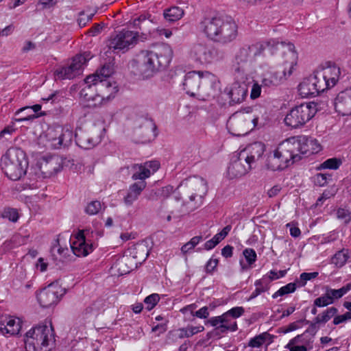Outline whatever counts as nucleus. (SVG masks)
Returning a JSON list of instances; mask_svg holds the SVG:
<instances>
[{"label":"nucleus","instance_id":"f257e3e1","mask_svg":"<svg viewBox=\"0 0 351 351\" xmlns=\"http://www.w3.org/2000/svg\"><path fill=\"white\" fill-rule=\"evenodd\" d=\"M322 146L315 138L295 136L278 143L269 153L267 167L272 171H281L300 161L303 156L317 154Z\"/></svg>","mask_w":351,"mask_h":351},{"label":"nucleus","instance_id":"f03ea898","mask_svg":"<svg viewBox=\"0 0 351 351\" xmlns=\"http://www.w3.org/2000/svg\"><path fill=\"white\" fill-rule=\"evenodd\" d=\"M283 53L284 61L282 73L274 71L268 64L260 65L254 71V78L257 79L264 88H274L282 84L295 70L298 56L295 46L291 43L279 42V47Z\"/></svg>","mask_w":351,"mask_h":351},{"label":"nucleus","instance_id":"7ed1b4c3","mask_svg":"<svg viewBox=\"0 0 351 351\" xmlns=\"http://www.w3.org/2000/svg\"><path fill=\"white\" fill-rule=\"evenodd\" d=\"M85 86L80 92L81 97L86 101L92 102L89 106H99L113 99L119 89L116 82L110 79L100 78L98 75L88 76L84 80Z\"/></svg>","mask_w":351,"mask_h":351},{"label":"nucleus","instance_id":"20e7f679","mask_svg":"<svg viewBox=\"0 0 351 351\" xmlns=\"http://www.w3.org/2000/svg\"><path fill=\"white\" fill-rule=\"evenodd\" d=\"M264 152L265 145L261 142H255L245 147H240L231 156L228 167V176L235 178L247 173Z\"/></svg>","mask_w":351,"mask_h":351},{"label":"nucleus","instance_id":"39448f33","mask_svg":"<svg viewBox=\"0 0 351 351\" xmlns=\"http://www.w3.org/2000/svg\"><path fill=\"white\" fill-rule=\"evenodd\" d=\"M173 56L171 47L162 44L152 49L142 51L140 54V71L144 78H149L167 68Z\"/></svg>","mask_w":351,"mask_h":351},{"label":"nucleus","instance_id":"423d86ee","mask_svg":"<svg viewBox=\"0 0 351 351\" xmlns=\"http://www.w3.org/2000/svg\"><path fill=\"white\" fill-rule=\"evenodd\" d=\"M279 47V41L270 38L265 40L257 41L249 45H244L236 53L232 69L235 73L243 74L250 71L254 58L260 56L265 50H268L271 54L275 53V49Z\"/></svg>","mask_w":351,"mask_h":351},{"label":"nucleus","instance_id":"0eeeda50","mask_svg":"<svg viewBox=\"0 0 351 351\" xmlns=\"http://www.w3.org/2000/svg\"><path fill=\"white\" fill-rule=\"evenodd\" d=\"M104 235L100 223H93L92 227L79 230L71 235L69 242L73 254L77 257H86L95 248V242Z\"/></svg>","mask_w":351,"mask_h":351},{"label":"nucleus","instance_id":"6e6552de","mask_svg":"<svg viewBox=\"0 0 351 351\" xmlns=\"http://www.w3.org/2000/svg\"><path fill=\"white\" fill-rule=\"evenodd\" d=\"M1 162L2 170L12 180H18L24 176L29 166L25 152L18 147L8 149L2 156Z\"/></svg>","mask_w":351,"mask_h":351},{"label":"nucleus","instance_id":"1a4fd4ad","mask_svg":"<svg viewBox=\"0 0 351 351\" xmlns=\"http://www.w3.org/2000/svg\"><path fill=\"white\" fill-rule=\"evenodd\" d=\"M27 351H48L54 341L53 329L47 325H38L28 330L23 336Z\"/></svg>","mask_w":351,"mask_h":351},{"label":"nucleus","instance_id":"9d476101","mask_svg":"<svg viewBox=\"0 0 351 351\" xmlns=\"http://www.w3.org/2000/svg\"><path fill=\"white\" fill-rule=\"evenodd\" d=\"M258 121V116L249 107L234 113L227 122V128L234 136H245L256 128Z\"/></svg>","mask_w":351,"mask_h":351},{"label":"nucleus","instance_id":"9b49d317","mask_svg":"<svg viewBox=\"0 0 351 351\" xmlns=\"http://www.w3.org/2000/svg\"><path fill=\"white\" fill-rule=\"evenodd\" d=\"M74 136L73 128L69 125L50 127L45 133L40 135L39 143L46 147L58 149L68 146Z\"/></svg>","mask_w":351,"mask_h":351},{"label":"nucleus","instance_id":"f8f14e48","mask_svg":"<svg viewBox=\"0 0 351 351\" xmlns=\"http://www.w3.org/2000/svg\"><path fill=\"white\" fill-rule=\"evenodd\" d=\"M316 106L314 103H304L293 108L286 115L285 123L291 128L304 125L315 114Z\"/></svg>","mask_w":351,"mask_h":351},{"label":"nucleus","instance_id":"ddd939ff","mask_svg":"<svg viewBox=\"0 0 351 351\" xmlns=\"http://www.w3.org/2000/svg\"><path fill=\"white\" fill-rule=\"evenodd\" d=\"M188 58L196 65H208L219 60V53L216 49L206 44L197 43L190 47Z\"/></svg>","mask_w":351,"mask_h":351},{"label":"nucleus","instance_id":"4468645a","mask_svg":"<svg viewBox=\"0 0 351 351\" xmlns=\"http://www.w3.org/2000/svg\"><path fill=\"white\" fill-rule=\"evenodd\" d=\"M66 291V289L56 281L36 293L37 301L43 308H51L59 303Z\"/></svg>","mask_w":351,"mask_h":351},{"label":"nucleus","instance_id":"2eb2a0df","mask_svg":"<svg viewBox=\"0 0 351 351\" xmlns=\"http://www.w3.org/2000/svg\"><path fill=\"white\" fill-rule=\"evenodd\" d=\"M138 32L123 29L110 38L108 46L110 49L125 53L138 43Z\"/></svg>","mask_w":351,"mask_h":351},{"label":"nucleus","instance_id":"dca6fc26","mask_svg":"<svg viewBox=\"0 0 351 351\" xmlns=\"http://www.w3.org/2000/svg\"><path fill=\"white\" fill-rule=\"evenodd\" d=\"M186 185L193 192L189 196V208L191 210L199 207L203 204L204 196L208 191L206 182L198 176L189 177L183 181L182 185Z\"/></svg>","mask_w":351,"mask_h":351},{"label":"nucleus","instance_id":"f3484780","mask_svg":"<svg viewBox=\"0 0 351 351\" xmlns=\"http://www.w3.org/2000/svg\"><path fill=\"white\" fill-rule=\"evenodd\" d=\"M201 75V88L198 97L208 100L217 97L221 93V82L217 76L209 71H202Z\"/></svg>","mask_w":351,"mask_h":351},{"label":"nucleus","instance_id":"a211bd4d","mask_svg":"<svg viewBox=\"0 0 351 351\" xmlns=\"http://www.w3.org/2000/svg\"><path fill=\"white\" fill-rule=\"evenodd\" d=\"M315 73L324 85L325 90L335 87L341 76V68L330 61L326 62L320 69L315 71Z\"/></svg>","mask_w":351,"mask_h":351},{"label":"nucleus","instance_id":"6ab92c4d","mask_svg":"<svg viewBox=\"0 0 351 351\" xmlns=\"http://www.w3.org/2000/svg\"><path fill=\"white\" fill-rule=\"evenodd\" d=\"M90 58L91 57L87 53L77 55L72 59L71 63L68 66H62L55 71V77L60 80L75 77L80 73L86 61Z\"/></svg>","mask_w":351,"mask_h":351},{"label":"nucleus","instance_id":"aec40b11","mask_svg":"<svg viewBox=\"0 0 351 351\" xmlns=\"http://www.w3.org/2000/svg\"><path fill=\"white\" fill-rule=\"evenodd\" d=\"M325 91L324 85L315 71L310 76L305 77L298 85L299 95L303 98L313 97Z\"/></svg>","mask_w":351,"mask_h":351},{"label":"nucleus","instance_id":"412c9836","mask_svg":"<svg viewBox=\"0 0 351 351\" xmlns=\"http://www.w3.org/2000/svg\"><path fill=\"white\" fill-rule=\"evenodd\" d=\"M23 326L21 318L13 315L0 317V335L5 337H15L20 334Z\"/></svg>","mask_w":351,"mask_h":351},{"label":"nucleus","instance_id":"4be33fe9","mask_svg":"<svg viewBox=\"0 0 351 351\" xmlns=\"http://www.w3.org/2000/svg\"><path fill=\"white\" fill-rule=\"evenodd\" d=\"M105 134L104 128H95L90 134L82 133L75 134L77 145L82 149H90L97 145L101 141Z\"/></svg>","mask_w":351,"mask_h":351},{"label":"nucleus","instance_id":"5701e85b","mask_svg":"<svg viewBox=\"0 0 351 351\" xmlns=\"http://www.w3.org/2000/svg\"><path fill=\"white\" fill-rule=\"evenodd\" d=\"M238 36V25L231 18L222 17L221 25L217 42L228 43L234 40Z\"/></svg>","mask_w":351,"mask_h":351},{"label":"nucleus","instance_id":"b1692460","mask_svg":"<svg viewBox=\"0 0 351 351\" xmlns=\"http://www.w3.org/2000/svg\"><path fill=\"white\" fill-rule=\"evenodd\" d=\"M335 110L341 116L351 115V86L340 91L335 97Z\"/></svg>","mask_w":351,"mask_h":351},{"label":"nucleus","instance_id":"393cba45","mask_svg":"<svg viewBox=\"0 0 351 351\" xmlns=\"http://www.w3.org/2000/svg\"><path fill=\"white\" fill-rule=\"evenodd\" d=\"M221 20V16L205 18L199 24V29L208 39L217 42Z\"/></svg>","mask_w":351,"mask_h":351},{"label":"nucleus","instance_id":"a878e982","mask_svg":"<svg viewBox=\"0 0 351 351\" xmlns=\"http://www.w3.org/2000/svg\"><path fill=\"white\" fill-rule=\"evenodd\" d=\"M202 72L193 71L184 75L182 83V88L191 97H198V93H200Z\"/></svg>","mask_w":351,"mask_h":351},{"label":"nucleus","instance_id":"bb28decb","mask_svg":"<svg viewBox=\"0 0 351 351\" xmlns=\"http://www.w3.org/2000/svg\"><path fill=\"white\" fill-rule=\"evenodd\" d=\"M68 238L63 234H59L52 242L50 253L54 260L64 261L70 256L67 246Z\"/></svg>","mask_w":351,"mask_h":351},{"label":"nucleus","instance_id":"cd10ccee","mask_svg":"<svg viewBox=\"0 0 351 351\" xmlns=\"http://www.w3.org/2000/svg\"><path fill=\"white\" fill-rule=\"evenodd\" d=\"M158 160H150L143 164H137L133 167L135 172L132 175L133 180H144L154 174L160 168Z\"/></svg>","mask_w":351,"mask_h":351},{"label":"nucleus","instance_id":"c85d7f7f","mask_svg":"<svg viewBox=\"0 0 351 351\" xmlns=\"http://www.w3.org/2000/svg\"><path fill=\"white\" fill-rule=\"evenodd\" d=\"M53 160V159L47 160L43 158L38 161L36 167H34L36 177L38 178H45L56 173L60 169L54 167L53 169L51 170V167L54 163Z\"/></svg>","mask_w":351,"mask_h":351},{"label":"nucleus","instance_id":"c756f323","mask_svg":"<svg viewBox=\"0 0 351 351\" xmlns=\"http://www.w3.org/2000/svg\"><path fill=\"white\" fill-rule=\"evenodd\" d=\"M247 94V89L244 84L233 83L228 90V95L232 103L240 104L244 101Z\"/></svg>","mask_w":351,"mask_h":351},{"label":"nucleus","instance_id":"7c9ffc66","mask_svg":"<svg viewBox=\"0 0 351 351\" xmlns=\"http://www.w3.org/2000/svg\"><path fill=\"white\" fill-rule=\"evenodd\" d=\"M146 187V182L134 183L130 186L127 195L124 197V202L126 205H132L138 197L142 191Z\"/></svg>","mask_w":351,"mask_h":351},{"label":"nucleus","instance_id":"2f4dec72","mask_svg":"<svg viewBox=\"0 0 351 351\" xmlns=\"http://www.w3.org/2000/svg\"><path fill=\"white\" fill-rule=\"evenodd\" d=\"M338 313L336 307L330 306L319 313L314 319L313 324L317 326H324L329 320H330Z\"/></svg>","mask_w":351,"mask_h":351},{"label":"nucleus","instance_id":"473e14b6","mask_svg":"<svg viewBox=\"0 0 351 351\" xmlns=\"http://www.w3.org/2000/svg\"><path fill=\"white\" fill-rule=\"evenodd\" d=\"M271 341V335L267 332H263L250 339L247 347L251 349L261 348L264 345H269Z\"/></svg>","mask_w":351,"mask_h":351},{"label":"nucleus","instance_id":"72a5a7b5","mask_svg":"<svg viewBox=\"0 0 351 351\" xmlns=\"http://www.w3.org/2000/svg\"><path fill=\"white\" fill-rule=\"evenodd\" d=\"M243 255L246 263H244L243 260H240L239 264L241 270L245 271L252 267V265L256 261L257 255L255 250L252 248H245L243 251Z\"/></svg>","mask_w":351,"mask_h":351},{"label":"nucleus","instance_id":"f704fd0d","mask_svg":"<svg viewBox=\"0 0 351 351\" xmlns=\"http://www.w3.org/2000/svg\"><path fill=\"white\" fill-rule=\"evenodd\" d=\"M41 105L40 104H36L32 106H25L23 108H21L19 110H16V114H19L21 112H22L24 110L31 109L33 110L34 112L36 113V114H29L25 117L15 119V121L16 122H23L26 121L32 120L34 119L38 118L39 117L44 116L45 114V112H41Z\"/></svg>","mask_w":351,"mask_h":351},{"label":"nucleus","instance_id":"c9c22d12","mask_svg":"<svg viewBox=\"0 0 351 351\" xmlns=\"http://www.w3.org/2000/svg\"><path fill=\"white\" fill-rule=\"evenodd\" d=\"M184 10L178 6H172L165 9L163 12L167 21L174 22L180 20L184 16Z\"/></svg>","mask_w":351,"mask_h":351},{"label":"nucleus","instance_id":"e433bc0d","mask_svg":"<svg viewBox=\"0 0 351 351\" xmlns=\"http://www.w3.org/2000/svg\"><path fill=\"white\" fill-rule=\"evenodd\" d=\"M351 290V282L338 289L327 288L326 292L332 300V304Z\"/></svg>","mask_w":351,"mask_h":351},{"label":"nucleus","instance_id":"4c0bfd02","mask_svg":"<svg viewBox=\"0 0 351 351\" xmlns=\"http://www.w3.org/2000/svg\"><path fill=\"white\" fill-rule=\"evenodd\" d=\"M204 330V327L200 324L197 326H188L186 328L178 329V336L179 338L190 337Z\"/></svg>","mask_w":351,"mask_h":351},{"label":"nucleus","instance_id":"58836bf2","mask_svg":"<svg viewBox=\"0 0 351 351\" xmlns=\"http://www.w3.org/2000/svg\"><path fill=\"white\" fill-rule=\"evenodd\" d=\"M349 258L350 254L348 250L343 249L334 254L332 257L331 263L337 267H341L346 263Z\"/></svg>","mask_w":351,"mask_h":351},{"label":"nucleus","instance_id":"ea45409f","mask_svg":"<svg viewBox=\"0 0 351 351\" xmlns=\"http://www.w3.org/2000/svg\"><path fill=\"white\" fill-rule=\"evenodd\" d=\"M221 331L224 332L226 330L236 331L237 330V324L235 321L230 317L227 313H224L221 315Z\"/></svg>","mask_w":351,"mask_h":351},{"label":"nucleus","instance_id":"a19ab883","mask_svg":"<svg viewBox=\"0 0 351 351\" xmlns=\"http://www.w3.org/2000/svg\"><path fill=\"white\" fill-rule=\"evenodd\" d=\"M297 287H298L297 282L288 283L273 293L272 298L276 299L278 297L292 293L295 291Z\"/></svg>","mask_w":351,"mask_h":351},{"label":"nucleus","instance_id":"79ce46f5","mask_svg":"<svg viewBox=\"0 0 351 351\" xmlns=\"http://www.w3.org/2000/svg\"><path fill=\"white\" fill-rule=\"evenodd\" d=\"M270 280L266 275L254 282L255 287L261 293L267 291L270 288Z\"/></svg>","mask_w":351,"mask_h":351},{"label":"nucleus","instance_id":"37998d69","mask_svg":"<svg viewBox=\"0 0 351 351\" xmlns=\"http://www.w3.org/2000/svg\"><path fill=\"white\" fill-rule=\"evenodd\" d=\"M128 259L124 256H119L116 258V261L113 263L111 269L114 270L119 275H123L128 272V270L123 268L126 260Z\"/></svg>","mask_w":351,"mask_h":351},{"label":"nucleus","instance_id":"c03bdc74","mask_svg":"<svg viewBox=\"0 0 351 351\" xmlns=\"http://www.w3.org/2000/svg\"><path fill=\"white\" fill-rule=\"evenodd\" d=\"M341 163L342 162L340 159H338L337 158H331L327 159L324 162H322L319 166V169H337L340 167Z\"/></svg>","mask_w":351,"mask_h":351},{"label":"nucleus","instance_id":"a18cd8bd","mask_svg":"<svg viewBox=\"0 0 351 351\" xmlns=\"http://www.w3.org/2000/svg\"><path fill=\"white\" fill-rule=\"evenodd\" d=\"M319 275V273L317 271L306 273L303 272L300 275L299 279L296 281L298 286L299 287H304L306 282L309 280H311L315 278H317Z\"/></svg>","mask_w":351,"mask_h":351},{"label":"nucleus","instance_id":"49530a36","mask_svg":"<svg viewBox=\"0 0 351 351\" xmlns=\"http://www.w3.org/2000/svg\"><path fill=\"white\" fill-rule=\"evenodd\" d=\"M102 209V204L99 201H92L87 204L85 212L89 215H97Z\"/></svg>","mask_w":351,"mask_h":351},{"label":"nucleus","instance_id":"de8ad7c7","mask_svg":"<svg viewBox=\"0 0 351 351\" xmlns=\"http://www.w3.org/2000/svg\"><path fill=\"white\" fill-rule=\"evenodd\" d=\"M3 219H7L12 222H16L19 218V213L16 209L7 208H5L1 214Z\"/></svg>","mask_w":351,"mask_h":351},{"label":"nucleus","instance_id":"09e8293b","mask_svg":"<svg viewBox=\"0 0 351 351\" xmlns=\"http://www.w3.org/2000/svg\"><path fill=\"white\" fill-rule=\"evenodd\" d=\"M330 304H332V300L328 295L326 291L324 294L316 298L313 302V306L318 307H325Z\"/></svg>","mask_w":351,"mask_h":351},{"label":"nucleus","instance_id":"8fccbe9b","mask_svg":"<svg viewBox=\"0 0 351 351\" xmlns=\"http://www.w3.org/2000/svg\"><path fill=\"white\" fill-rule=\"evenodd\" d=\"M160 300V295L158 293H152L144 300L146 308L149 311L153 309Z\"/></svg>","mask_w":351,"mask_h":351},{"label":"nucleus","instance_id":"3c124183","mask_svg":"<svg viewBox=\"0 0 351 351\" xmlns=\"http://www.w3.org/2000/svg\"><path fill=\"white\" fill-rule=\"evenodd\" d=\"M262 87L263 86L261 83L259 84L258 80H254L250 91V98L252 99H256L261 96L262 92Z\"/></svg>","mask_w":351,"mask_h":351},{"label":"nucleus","instance_id":"603ef678","mask_svg":"<svg viewBox=\"0 0 351 351\" xmlns=\"http://www.w3.org/2000/svg\"><path fill=\"white\" fill-rule=\"evenodd\" d=\"M330 176L325 173H317L313 177V182L315 185L323 186L326 184Z\"/></svg>","mask_w":351,"mask_h":351},{"label":"nucleus","instance_id":"864d4df0","mask_svg":"<svg viewBox=\"0 0 351 351\" xmlns=\"http://www.w3.org/2000/svg\"><path fill=\"white\" fill-rule=\"evenodd\" d=\"M231 229H232L231 226H230V225L226 226L219 232L217 233L213 237V239L217 244L219 243L223 239H224L226 238V237L230 232Z\"/></svg>","mask_w":351,"mask_h":351},{"label":"nucleus","instance_id":"5fc2aeb1","mask_svg":"<svg viewBox=\"0 0 351 351\" xmlns=\"http://www.w3.org/2000/svg\"><path fill=\"white\" fill-rule=\"evenodd\" d=\"M337 217L346 223H349L351 220L350 211L343 208H340L337 210Z\"/></svg>","mask_w":351,"mask_h":351},{"label":"nucleus","instance_id":"6e6d98bb","mask_svg":"<svg viewBox=\"0 0 351 351\" xmlns=\"http://www.w3.org/2000/svg\"><path fill=\"white\" fill-rule=\"evenodd\" d=\"M351 320V313L346 312L343 315H336L333 317L332 323L334 325H339Z\"/></svg>","mask_w":351,"mask_h":351},{"label":"nucleus","instance_id":"4d7b16f0","mask_svg":"<svg viewBox=\"0 0 351 351\" xmlns=\"http://www.w3.org/2000/svg\"><path fill=\"white\" fill-rule=\"evenodd\" d=\"M48 266L49 263L47 261L42 257L39 258L34 265L36 271L41 273L47 271Z\"/></svg>","mask_w":351,"mask_h":351},{"label":"nucleus","instance_id":"13d9d810","mask_svg":"<svg viewBox=\"0 0 351 351\" xmlns=\"http://www.w3.org/2000/svg\"><path fill=\"white\" fill-rule=\"evenodd\" d=\"M173 192V187L171 185L166 186L160 189L158 192L155 193L156 197L159 198H166Z\"/></svg>","mask_w":351,"mask_h":351},{"label":"nucleus","instance_id":"bf43d9fd","mask_svg":"<svg viewBox=\"0 0 351 351\" xmlns=\"http://www.w3.org/2000/svg\"><path fill=\"white\" fill-rule=\"evenodd\" d=\"M245 312L244 308L242 306H236L230 308L226 311L227 314L232 317V319H237L243 315Z\"/></svg>","mask_w":351,"mask_h":351},{"label":"nucleus","instance_id":"052dcab7","mask_svg":"<svg viewBox=\"0 0 351 351\" xmlns=\"http://www.w3.org/2000/svg\"><path fill=\"white\" fill-rule=\"evenodd\" d=\"M112 71L110 66H104L99 71H97L95 75H99L100 78L109 79Z\"/></svg>","mask_w":351,"mask_h":351},{"label":"nucleus","instance_id":"680f3d73","mask_svg":"<svg viewBox=\"0 0 351 351\" xmlns=\"http://www.w3.org/2000/svg\"><path fill=\"white\" fill-rule=\"evenodd\" d=\"M286 271L284 270H280L278 271L271 270L266 274V276H268V278L270 280V282H271L272 280H277L284 277Z\"/></svg>","mask_w":351,"mask_h":351},{"label":"nucleus","instance_id":"e2e57ef3","mask_svg":"<svg viewBox=\"0 0 351 351\" xmlns=\"http://www.w3.org/2000/svg\"><path fill=\"white\" fill-rule=\"evenodd\" d=\"M207 322L210 324V326L214 327H217L221 330V325H222V321H221V315L220 316H215L210 317Z\"/></svg>","mask_w":351,"mask_h":351},{"label":"nucleus","instance_id":"0e129e2a","mask_svg":"<svg viewBox=\"0 0 351 351\" xmlns=\"http://www.w3.org/2000/svg\"><path fill=\"white\" fill-rule=\"evenodd\" d=\"M286 226L289 228V232L291 237L297 238L300 236L301 231L300 228L295 226L293 223H288Z\"/></svg>","mask_w":351,"mask_h":351},{"label":"nucleus","instance_id":"69168bd1","mask_svg":"<svg viewBox=\"0 0 351 351\" xmlns=\"http://www.w3.org/2000/svg\"><path fill=\"white\" fill-rule=\"evenodd\" d=\"M194 316L201 319L207 318L209 316L208 308L207 306L202 307L195 312Z\"/></svg>","mask_w":351,"mask_h":351},{"label":"nucleus","instance_id":"338daca9","mask_svg":"<svg viewBox=\"0 0 351 351\" xmlns=\"http://www.w3.org/2000/svg\"><path fill=\"white\" fill-rule=\"evenodd\" d=\"M302 326H303V320H298L296 322L289 324L287 326L286 332H292V331L296 330L302 328Z\"/></svg>","mask_w":351,"mask_h":351},{"label":"nucleus","instance_id":"774afa93","mask_svg":"<svg viewBox=\"0 0 351 351\" xmlns=\"http://www.w3.org/2000/svg\"><path fill=\"white\" fill-rule=\"evenodd\" d=\"M197 308V305L195 304H189V305H187L183 308H182L180 309V312L184 314V315H186V314H190L193 316H194V310Z\"/></svg>","mask_w":351,"mask_h":351}]
</instances>
